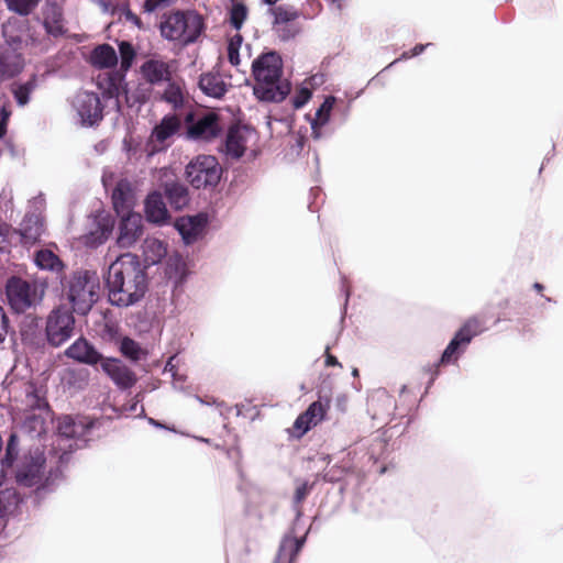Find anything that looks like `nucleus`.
<instances>
[{
    "label": "nucleus",
    "instance_id": "obj_11",
    "mask_svg": "<svg viewBox=\"0 0 563 563\" xmlns=\"http://www.w3.org/2000/svg\"><path fill=\"white\" fill-rule=\"evenodd\" d=\"M329 400L322 404L320 400L313 401L302 413H300L295 420L290 434L297 439H300L307 433L312 427L317 426L324 419V416L329 409Z\"/></svg>",
    "mask_w": 563,
    "mask_h": 563
},
{
    "label": "nucleus",
    "instance_id": "obj_30",
    "mask_svg": "<svg viewBox=\"0 0 563 563\" xmlns=\"http://www.w3.org/2000/svg\"><path fill=\"white\" fill-rule=\"evenodd\" d=\"M53 410L48 408L47 411L36 410V411H25V419L23 422V427L27 429L30 432L36 433L37 435L45 432L46 422L52 420Z\"/></svg>",
    "mask_w": 563,
    "mask_h": 563
},
{
    "label": "nucleus",
    "instance_id": "obj_21",
    "mask_svg": "<svg viewBox=\"0 0 563 563\" xmlns=\"http://www.w3.org/2000/svg\"><path fill=\"white\" fill-rule=\"evenodd\" d=\"M206 223L207 218L203 214L181 217L176 220L175 228L181 235L184 242L191 244L202 234Z\"/></svg>",
    "mask_w": 563,
    "mask_h": 563
},
{
    "label": "nucleus",
    "instance_id": "obj_41",
    "mask_svg": "<svg viewBox=\"0 0 563 563\" xmlns=\"http://www.w3.org/2000/svg\"><path fill=\"white\" fill-rule=\"evenodd\" d=\"M112 231V227L107 222H98V227L96 231H91L88 235H86L87 244H102L110 235Z\"/></svg>",
    "mask_w": 563,
    "mask_h": 563
},
{
    "label": "nucleus",
    "instance_id": "obj_28",
    "mask_svg": "<svg viewBox=\"0 0 563 563\" xmlns=\"http://www.w3.org/2000/svg\"><path fill=\"white\" fill-rule=\"evenodd\" d=\"M21 504L22 498L14 488L0 490V519L18 515Z\"/></svg>",
    "mask_w": 563,
    "mask_h": 563
},
{
    "label": "nucleus",
    "instance_id": "obj_4",
    "mask_svg": "<svg viewBox=\"0 0 563 563\" xmlns=\"http://www.w3.org/2000/svg\"><path fill=\"white\" fill-rule=\"evenodd\" d=\"M100 279L96 272L76 271L67 283V298L75 312L87 314L98 301Z\"/></svg>",
    "mask_w": 563,
    "mask_h": 563
},
{
    "label": "nucleus",
    "instance_id": "obj_25",
    "mask_svg": "<svg viewBox=\"0 0 563 563\" xmlns=\"http://www.w3.org/2000/svg\"><path fill=\"white\" fill-rule=\"evenodd\" d=\"M305 541L306 537L297 538L295 536H285L273 563H296Z\"/></svg>",
    "mask_w": 563,
    "mask_h": 563
},
{
    "label": "nucleus",
    "instance_id": "obj_38",
    "mask_svg": "<svg viewBox=\"0 0 563 563\" xmlns=\"http://www.w3.org/2000/svg\"><path fill=\"white\" fill-rule=\"evenodd\" d=\"M35 88H36V78H35V76H33L24 84L16 85V86L12 87L11 91L13 93V97H14L16 103L20 107H24L25 104L29 103L30 96L35 90Z\"/></svg>",
    "mask_w": 563,
    "mask_h": 563
},
{
    "label": "nucleus",
    "instance_id": "obj_60",
    "mask_svg": "<svg viewBox=\"0 0 563 563\" xmlns=\"http://www.w3.org/2000/svg\"><path fill=\"white\" fill-rule=\"evenodd\" d=\"M172 360H173V357H170V358H169V361H168V362H167V364H166V367H167V366H169V365L172 364Z\"/></svg>",
    "mask_w": 563,
    "mask_h": 563
},
{
    "label": "nucleus",
    "instance_id": "obj_45",
    "mask_svg": "<svg viewBox=\"0 0 563 563\" xmlns=\"http://www.w3.org/2000/svg\"><path fill=\"white\" fill-rule=\"evenodd\" d=\"M119 53L121 57V68L123 70H128L134 60L135 51L133 45L130 42L122 41L119 44Z\"/></svg>",
    "mask_w": 563,
    "mask_h": 563
},
{
    "label": "nucleus",
    "instance_id": "obj_49",
    "mask_svg": "<svg viewBox=\"0 0 563 563\" xmlns=\"http://www.w3.org/2000/svg\"><path fill=\"white\" fill-rule=\"evenodd\" d=\"M312 93L308 88H301L297 91L296 96L292 98V106L295 109H299L303 107L309 99L311 98Z\"/></svg>",
    "mask_w": 563,
    "mask_h": 563
},
{
    "label": "nucleus",
    "instance_id": "obj_3",
    "mask_svg": "<svg viewBox=\"0 0 563 563\" xmlns=\"http://www.w3.org/2000/svg\"><path fill=\"white\" fill-rule=\"evenodd\" d=\"M158 29L163 38L186 46L199 38L205 21L196 11L174 10L163 14Z\"/></svg>",
    "mask_w": 563,
    "mask_h": 563
},
{
    "label": "nucleus",
    "instance_id": "obj_35",
    "mask_svg": "<svg viewBox=\"0 0 563 563\" xmlns=\"http://www.w3.org/2000/svg\"><path fill=\"white\" fill-rule=\"evenodd\" d=\"M334 100V97L325 98V100L317 110L316 118L311 122L312 135L314 139H319L321 136L320 129L328 123L331 111L333 109Z\"/></svg>",
    "mask_w": 563,
    "mask_h": 563
},
{
    "label": "nucleus",
    "instance_id": "obj_19",
    "mask_svg": "<svg viewBox=\"0 0 563 563\" xmlns=\"http://www.w3.org/2000/svg\"><path fill=\"white\" fill-rule=\"evenodd\" d=\"M23 394L24 398L22 399V404L24 406V411H44L51 408L47 401V388L43 384L35 383L33 380L25 382L23 384Z\"/></svg>",
    "mask_w": 563,
    "mask_h": 563
},
{
    "label": "nucleus",
    "instance_id": "obj_9",
    "mask_svg": "<svg viewBox=\"0 0 563 563\" xmlns=\"http://www.w3.org/2000/svg\"><path fill=\"white\" fill-rule=\"evenodd\" d=\"M74 329L73 313L65 308L54 309L46 320V340L51 346L58 347L73 336Z\"/></svg>",
    "mask_w": 563,
    "mask_h": 563
},
{
    "label": "nucleus",
    "instance_id": "obj_54",
    "mask_svg": "<svg viewBox=\"0 0 563 563\" xmlns=\"http://www.w3.org/2000/svg\"><path fill=\"white\" fill-rule=\"evenodd\" d=\"M426 48V45L423 44H417L410 52H405L401 57L405 59L415 57L419 54H421Z\"/></svg>",
    "mask_w": 563,
    "mask_h": 563
},
{
    "label": "nucleus",
    "instance_id": "obj_22",
    "mask_svg": "<svg viewBox=\"0 0 563 563\" xmlns=\"http://www.w3.org/2000/svg\"><path fill=\"white\" fill-rule=\"evenodd\" d=\"M113 208L118 216L132 213L135 203L134 191L128 180H120L112 191Z\"/></svg>",
    "mask_w": 563,
    "mask_h": 563
},
{
    "label": "nucleus",
    "instance_id": "obj_52",
    "mask_svg": "<svg viewBox=\"0 0 563 563\" xmlns=\"http://www.w3.org/2000/svg\"><path fill=\"white\" fill-rule=\"evenodd\" d=\"M123 16L125 21L132 23L137 29H143V22L137 14H135L130 8L123 10Z\"/></svg>",
    "mask_w": 563,
    "mask_h": 563
},
{
    "label": "nucleus",
    "instance_id": "obj_44",
    "mask_svg": "<svg viewBox=\"0 0 563 563\" xmlns=\"http://www.w3.org/2000/svg\"><path fill=\"white\" fill-rule=\"evenodd\" d=\"M19 454V439L15 433L10 434L5 454L2 459V465L5 467L12 466L13 462L16 460Z\"/></svg>",
    "mask_w": 563,
    "mask_h": 563
},
{
    "label": "nucleus",
    "instance_id": "obj_15",
    "mask_svg": "<svg viewBox=\"0 0 563 563\" xmlns=\"http://www.w3.org/2000/svg\"><path fill=\"white\" fill-rule=\"evenodd\" d=\"M25 62L22 53L8 44H0V81L10 80L19 76Z\"/></svg>",
    "mask_w": 563,
    "mask_h": 563
},
{
    "label": "nucleus",
    "instance_id": "obj_23",
    "mask_svg": "<svg viewBox=\"0 0 563 563\" xmlns=\"http://www.w3.org/2000/svg\"><path fill=\"white\" fill-rule=\"evenodd\" d=\"M66 355L73 360L88 365H96L103 356L86 340H76L67 350Z\"/></svg>",
    "mask_w": 563,
    "mask_h": 563
},
{
    "label": "nucleus",
    "instance_id": "obj_32",
    "mask_svg": "<svg viewBox=\"0 0 563 563\" xmlns=\"http://www.w3.org/2000/svg\"><path fill=\"white\" fill-rule=\"evenodd\" d=\"M246 150V140L240 128H231L225 139V152L233 158H240Z\"/></svg>",
    "mask_w": 563,
    "mask_h": 563
},
{
    "label": "nucleus",
    "instance_id": "obj_37",
    "mask_svg": "<svg viewBox=\"0 0 563 563\" xmlns=\"http://www.w3.org/2000/svg\"><path fill=\"white\" fill-rule=\"evenodd\" d=\"M144 254L147 262L155 264L158 263L163 257H165V255L167 254V247L159 240H146L144 246Z\"/></svg>",
    "mask_w": 563,
    "mask_h": 563
},
{
    "label": "nucleus",
    "instance_id": "obj_33",
    "mask_svg": "<svg viewBox=\"0 0 563 563\" xmlns=\"http://www.w3.org/2000/svg\"><path fill=\"white\" fill-rule=\"evenodd\" d=\"M179 125L180 122L177 117H164L161 123L154 128L151 137L155 142L164 143L178 131Z\"/></svg>",
    "mask_w": 563,
    "mask_h": 563
},
{
    "label": "nucleus",
    "instance_id": "obj_6",
    "mask_svg": "<svg viewBox=\"0 0 563 563\" xmlns=\"http://www.w3.org/2000/svg\"><path fill=\"white\" fill-rule=\"evenodd\" d=\"M5 298L14 312L23 313L42 300V292L36 282L11 276L5 283Z\"/></svg>",
    "mask_w": 563,
    "mask_h": 563
},
{
    "label": "nucleus",
    "instance_id": "obj_5",
    "mask_svg": "<svg viewBox=\"0 0 563 563\" xmlns=\"http://www.w3.org/2000/svg\"><path fill=\"white\" fill-rule=\"evenodd\" d=\"M486 330L487 327L483 317L472 316L467 318L455 332L453 339L450 341L439 362L434 364V366L438 368L441 365L455 363L466 351L472 340Z\"/></svg>",
    "mask_w": 563,
    "mask_h": 563
},
{
    "label": "nucleus",
    "instance_id": "obj_59",
    "mask_svg": "<svg viewBox=\"0 0 563 563\" xmlns=\"http://www.w3.org/2000/svg\"><path fill=\"white\" fill-rule=\"evenodd\" d=\"M279 0H263L264 3L266 4H269V5H274L278 2Z\"/></svg>",
    "mask_w": 563,
    "mask_h": 563
},
{
    "label": "nucleus",
    "instance_id": "obj_29",
    "mask_svg": "<svg viewBox=\"0 0 563 563\" xmlns=\"http://www.w3.org/2000/svg\"><path fill=\"white\" fill-rule=\"evenodd\" d=\"M91 64L100 69L114 67L118 63V55L109 44H101L93 48L90 55Z\"/></svg>",
    "mask_w": 563,
    "mask_h": 563
},
{
    "label": "nucleus",
    "instance_id": "obj_56",
    "mask_svg": "<svg viewBox=\"0 0 563 563\" xmlns=\"http://www.w3.org/2000/svg\"><path fill=\"white\" fill-rule=\"evenodd\" d=\"M22 340L26 344H35V342L29 336L27 332H22Z\"/></svg>",
    "mask_w": 563,
    "mask_h": 563
},
{
    "label": "nucleus",
    "instance_id": "obj_16",
    "mask_svg": "<svg viewBox=\"0 0 563 563\" xmlns=\"http://www.w3.org/2000/svg\"><path fill=\"white\" fill-rule=\"evenodd\" d=\"M101 368L121 389L133 387L137 380L135 373L118 358H104Z\"/></svg>",
    "mask_w": 563,
    "mask_h": 563
},
{
    "label": "nucleus",
    "instance_id": "obj_42",
    "mask_svg": "<svg viewBox=\"0 0 563 563\" xmlns=\"http://www.w3.org/2000/svg\"><path fill=\"white\" fill-rule=\"evenodd\" d=\"M242 42L243 37L240 33L234 34L232 37L229 38L228 42V59L229 63L236 68L241 64L239 51Z\"/></svg>",
    "mask_w": 563,
    "mask_h": 563
},
{
    "label": "nucleus",
    "instance_id": "obj_58",
    "mask_svg": "<svg viewBox=\"0 0 563 563\" xmlns=\"http://www.w3.org/2000/svg\"><path fill=\"white\" fill-rule=\"evenodd\" d=\"M533 288H534L538 292H541V291L543 290V285H542V284H540V283H534Z\"/></svg>",
    "mask_w": 563,
    "mask_h": 563
},
{
    "label": "nucleus",
    "instance_id": "obj_26",
    "mask_svg": "<svg viewBox=\"0 0 563 563\" xmlns=\"http://www.w3.org/2000/svg\"><path fill=\"white\" fill-rule=\"evenodd\" d=\"M199 88L209 97L220 99L222 98L228 86L219 73H205L199 78Z\"/></svg>",
    "mask_w": 563,
    "mask_h": 563
},
{
    "label": "nucleus",
    "instance_id": "obj_24",
    "mask_svg": "<svg viewBox=\"0 0 563 563\" xmlns=\"http://www.w3.org/2000/svg\"><path fill=\"white\" fill-rule=\"evenodd\" d=\"M141 73L144 79L152 85L169 81L172 76L168 63L155 58L144 62L141 66Z\"/></svg>",
    "mask_w": 563,
    "mask_h": 563
},
{
    "label": "nucleus",
    "instance_id": "obj_43",
    "mask_svg": "<svg viewBox=\"0 0 563 563\" xmlns=\"http://www.w3.org/2000/svg\"><path fill=\"white\" fill-rule=\"evenodd\" d=\"M247 18V8L242 2H234L230 10V23L239 31Z\"/></svg>",
    "mask_w": 563,
    "mask_h": 563
},
{
    "label": "nucleus",
    "instance_id": "obj_34",
    "mask_svg": "<svg viewBox=\"0 0 563 563\" xmlns=\"http://www.w3.org/2000/svg\"><path fill=\"white\" fill-rule=\"evenodd\" d=\"M90 427L82 421H76L71 416H63L58 419L57 431L62 437L76 438L82 435Z\"/></svg>",
    "mask_w": 563,
    "mask_h": 563
},
{
    "label": "nucleus",
    "instance_id": "obj_1",
    "mask_svg": "<svg viewBox=\"0 0 563 563\" xmlns=\"http://www.w3.org/2000/svg\"><path fill=\"white\" fill-rule=\"evenodd\" d=\"M106 286L111 305L132 306L140 301L147 291L145 267L136 255L122 254L109 266Z\"/></svg>",
    "mask_w": 563,
    "mask_h": 563
},
{
    "label": "nucleus",
    "instance_id": "obj_7",
    "mask_svg": "<svg viewBox=\"0 0 563 563\" xmlns=\"http://www.w3.org/2000/svg\"><path fill=\"white\" fill-rule=\"evenodd\" d=\"M221 175L222 167L212 155H199L186 167L187 180L196 189L217 186Z\"/></svg>",
    "mask_w": 563,
    "mask_h": 563
},
{
    "label": "nucleus",
    "instance_id": "obj_10",
    "mask_svg": "<svg viewBox=\"0 0 563 563\" xmlns=\"http://www.w3.org/2000/svg\"><path fill=\"white\" fill-rule=\"evenodd\" d=\"M188 123V136L192 140L210 141L219 136L222 131L220 118L214 112H207L194 120L192 115L186 119Z\"/></svg>",
    "mask_w": 563,
    "mask_h": 563
},
{
    "label": "nucleus",
    "instance_id": "obj_36",
    "mask_svg": "<svg viewBox=\"0 0 563 563\" xmlns=\"http://www.w3.org/2000/svg\"><path fill=\"white\" fill-rule=\"evenodd\" d=\"M120 352L124 357L133 362H139L140 360L145 358L147 355V352L142 349V346L136 341L129 336H124L121 340Z\"/></svg>",
    "mask_w": 563,
    "mask_h": 563
},
{
    "label": "nucleus",
    "instance_id": "obj_39",
    "mask_svg": "<svg viewBox=\"0 0 563 563\" xmlns=\"http://www.w3.org/2000/svg\"><path fill=\"white\" fill-rule=\"evenodd\" d=\"M40 1L41 0H4L10 11L24 16L31 14L38 7Z\"/></svg>",
    "mask_w": 563,
    "mask_h": 563
},
{
    "label": "nucleus",
    "instance_id": "obj_55",
    "mask_svg": "<svg viewBox=\"0 0 563 563\" xmlns=\"http://www.w3.org/2000/svg\"><path fill=\"white\" fill-rule=\"evenodd\" d=\"M325 366L342 367V365H341V363H339L338 358L329 352V347L325 351Z\"/></svg>",
    "mask_w": 563,
    "mask_h": 563
},
{
    "label": "nucleus",
    "instance_id": "obj_2",
    "mask_svg": "<svg viewBox=\"0 0 563 563\" xmlns=\"http://www.w3.org/2000/svg\"><path fill=\"white\" fill-rule=\"evenodd\" d=\"M254 80L253 95L263 102H282L291 90L290 82L283 78L284 63L277 52L260 54L251 65Z\"/></svg>",
    "mask_w": 563,
    "mask_h": 563
},
{
    "label": "nucleus",
    "instance_id": "obj_47",
    "mask_svg": "<svg viewBox=\"0 0 563 563\" xmlns=\"http://www.w3.org/2000/svg\"><path fill=\"white\" fill-rule=\"evenodd\" d=\"M177 0H145L143 4L144 12L152 13L157 10H163L170 4L175 3Z\"/></svg>",
    "mask_w": 563,
    "mask_h": 563
},
{
    "label": "nucleus",
    "instance_id": "obj_50",
    "mask_svg": "<svg viewBox=\"0 0 563 563\" xmlns=\"http://www.w3.org/2000/svg\"><path fill=\"white\" fill-rule=\"evenodd\" d=\"M122 90V78L117 76L109 77V87L107 93L109 97H119Z\"/></svg>",
    "mask_w": 563,
    "mask_h": 563
},
{
    "label": "nucleus",
    "instance_id": "obj_53",
    "mask_svg": "<svg viewBox=\"0 0 563 563\" xmlns=\"http://www.w3.org/2000/svg\"><path fill=\"white\" fill-rule=\"evenodd\" d=\"M225 453H227V455L230 459H232L234 461L236 470L239 472H241V470H242V466H241V460H242L241 451L238 448H231V449L225 450Z\"/></svg>",
    "mask_w": 563,
    "mask_h": 563
},
{
    "label": "nucleus",
    "instance_id": "obj_27",
    "mask_svg": "<svg viewBox=\"0 0 563 563\" xmlns=\"http://www.w3.org/2000/svg\"><path fill=\"white\" fill-rule=\"evenodd\" d=\"M164 194L175 210H181L189 203L188 188L179 181H167L163 186Z\"/></svg>",
    "mask_w": 563,
    "mask_h": 563
},
{
    "label": "nucleus",
    "instance_id": "obj_31",
    "mask_svg": "<svg viewBox=\"0 0 563 563\" xmlns=\"http://www.w3.org/2000/svg\"><path fill=\"white\" fill-rule=\"evenodd\" d=\"M34 262L40 269L49 271L56 274L63 273L65 268L63 261L48 249H42L35 252Z\"/></svg>",
    "mask_w": 563,
    "mask_h": 563
},
{
    "label": "nucleus",
    "instance_id": "obj_46",
    "mask_svg": "<svg viewBox=\"0 0 563 563\" xmlns=\"http://www.w3.org/2000/svg\"><path fill=\"white\" fill-rule=\"evenodd\" d=\"M313 488V483L302 482L295 490L294 494V504L295 507L299 510L301 507V504L305 501L307 496L310 494V492Z\"/></svg>",
    "mask_w": 563,
    "mask_h": 563
},
{
    "label": "nucleus",
    "instance_id": "obj_40",
    "mask_svg": "<svg viewBox=\"0 0 563 563\" xmlns=\"http://www.w3.org/2000/svg\"><path fill=\"white\" fill-rule=\"evenodd\" d=\"M162 100L177 109L184 103V96L180 87L176 82H168L162 95Z\"/></svg>",
    "mask_w": 563,
    "mask_h": 563
},
{
    "label": "nucleus",
    "instance_id": "obj_13",
    "mask_svg": "<svg viewBox=\"0 0 563 563\" xmlns=\"http://www.w3.org/2000/svg\"><path fill=\"white\" fill-rule=\"evenodd\" d=\"M274 16V27L279 33L282 40L286 41L295 37L299 27L295 26V22L300 16V11L294 7L276 5L271 9Z\"/></svg>",
    "mask_w": 563,
    "mask_h": 563
},
{
    "label": "nucleus",
    "instance_id": "obj_17",
    "mask_svg": "<svg viewBox=\"0 0 563 563\" xmlns=\"http://www.w3.org/2000/svg\"><path fill=\"white\" fill-rule=\"evenodd\" d=\"M45 231L42 217L37 213H26L14 233L19 234L20 242L24 246L36 244Z\"/></svg>",
    "mask_w": 563,
    "mask_h": 563
},
{
    "label": "nucleus",
    "instance_id": "obj_57",
    "mask_svg": "<svg viewBox=\"0 0 563 563\" xmlns=\"http://www.w3.org/2000/svg\"><path fill=\"white\" fill-rule=\"evenodd\" d=\"M8 232V225L7 224H0V238H4Z\"/></svg>",
    "mask_w": 563,
    "mask_h": 563
},
{
    "label": "nucleus",
    "instance_id": "obj_12",
    "mask_svg": "<svg viewBox=\"0 0 563 563\" xmlns=\"http://www.w3.org/2000/svg\"><path fill=\"white\" fill-rule=\"evenodd\" d=\"M75 108L82 122L89 125H93L103 118V107L95 92H79L75 99Z\"/></svg>",
    "mask_w": 563,
    "mask_h": 563
},
{
    "label": "nucleus",
    "instance_id": "obj_14",
    "mask_svg": "<svg viewBox=\"0 0 563 563\" xmlns=\"http://www.w3.org/2000/svg\"><path fill=\"white\" fill-rule=\"evenodd\" d=\"M42 24L45 32L53 37H62L67 33L63 8L56 1H46L41 10Z\"/></svg>",
    "mask_w": 563,
    "mask_h": 563
},
{
    "label": "nucleus",
    "instance_id": "obj_48",
    "mask_svg": "<svg viewBox=\"0 0 563 563\" xmlns=\"http://www.w3.org/2000/svg\"><path fill=\"white\" fill-rule=\"evenodd\" d=\"M11 117V109L9 103H4L0 107V139L7 134V126Z\"/></svg>",
    "mask_w": 563,
    "mask_h": 563
},
{
    "label": "nucleus",
    "instance_id": "obj_51",
    "mask_svg": "<svg viewBox=\"0 0 563 563\" xmlns=\"http://www.w3.org/2000/svg\"><path fill=\"white\" fill-rule=\"evenodd\" d=\"M9 329V319L0 306V344L5 340Z\"/></svg>",
    "mask_w": 563,
    "mask_h": 563
},
{
    "label": "nucleus",
    "instance_id": "obj_8",
    "mask_svg": "<svg viewBox=\"0 0 563 563\" xmlns=\"http://www.w3.org/2000/svg\"><path fill=\"white\" fill-rule=\"evenodd\" d=\"M46 457L43 452L35 451L26 455L16 471L15 481L23 487H35L36 490L48 487L46 476Z\"/></svg>",
    "mask_w": 563,
    "mask_h": 563
},
{
    "label": "nucleus",
    "instance_id": "obj_20",
    "mask_svg": "<svg viewBox=\"0 0 563 563\" xmlns=\"http://www.w3.org/2000/svg\"><path fill=\"white\" fill-rule=\"evenodd\" d=\"M144 211L146 220L154 224L164 225L170 219L163 195L158 191L148 194L145 199Z\"/></svg>",
    "mask_w": 563,
    "mask_h": 563
},
{
    "label": "nucleus",
    "instance_id": "obj_18",
    "mask_svg": "<svg viewBox=\"0 0 563 563\" xmlns=\"http://www.w3.org/2000/svg\"><path fill=\"white\" fill-rule=\"evenodd\" d=\"M118 244L121 247L132 246L143 233V219L140 213L132 212L120 216Z\"/></svg>",
    "mask_w": 563,
    "mask_h": 563
}]
</instances>
